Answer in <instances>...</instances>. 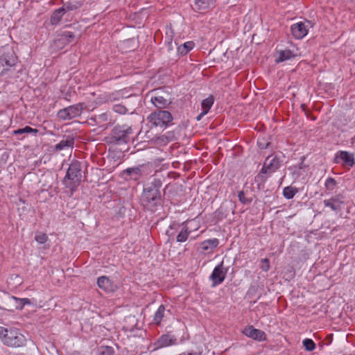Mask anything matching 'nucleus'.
<instances>
[{"label":"nucleus","mask_w":355,"mask_h":355,"mask_svg":"<svg viewBox=\"0 0 355 355\" xmlns=\"http://www.w3.org/2000/svg\"><path fill=\"white\" fill-rule=\"evenodd\" d=\"M227 272V269L223 267V261L217 265L209 277L212 282V286L220 284L225 280Z\"/></svg>","instance_id":"obj_11"},{"label":"nucleus","mask_w":355,"mask_h":355,"mask_svg":"<svg viewBox=\"0 0 355 355\" xmlns=\"http://www.w3.org/2000/svg\"><path fill=\"white\" fill-rule=\"evenodd\" d=\"M133 134L131 126L128 125H118L113 128L110 134L112 142L117 144H127L130 140V136Z\"/></svg>","instance_id":"obj_4"},{"label":"nucleus","mask_w":355,"mask_h":355,"mask_svg":"<svg viewBox=\"0 0 355 355\" xmlns=\"http://www.w3.org/2000/svg\"><path fill=\"white\" fill-rule=\"evenodd\" d=\"M10 302L15 304L16 309L21 310L26 304H31V302L28 298H18L15 296L9 297Z\"/></svg>","instance_id":"obj_21"},{"label":"nucleus","mask_w":355,"mask_h":355,"mask_svg":"<svg viewBox=\"0 0 355 355\" xmlns=\"http://www.w3.org/2000/svg\"><path fill=\"white\" fill-rule=\"evenodd\" d=\"M35 240L40 244H44L48 241V236L42 232H39L35 236Z\"/></svg>","instance_id":"obj_36"},{"label":"nucleus","mask_w":355,"mask_h":355,"mask_svg":"<svg viewBox=\"0 0 355 355\" xmlns=\"http://www.w3.org/2000/svg\"><path fill=\"white\" fill-rule=\"evenodd\" d=\"M302 343H303V346L309 352H311V351L314 350L315 348V344L312 339L305 338L303 340Z\"/></svg>","instance_id":"obj_32"},{"label":"nucleus","mask_w":355,"mask_h":355,"mask_svg":"<svg viewBox=\"0 0 355 355\" xmlns=\"http://www.w3.org/2000/svg\"><path fill=\"white\" fill-rule=\"evenodd\" d=\"M214 104V98L212 96L208 97L204 99L201 103V106L202 107V111H206V113H208L211 106Z\"/></svg>","instance_id":"obj_31"},{"label":"nucleus","mask_w":355,"mask_h":355,"mask_svg":"<svg viewBox=\"0 0 355 355\" xmlns=\"http://www.w3.org/2000/svg\"><path fill=\"white\" fill-rule=\"evenodd\" d=\"M340 161L343 165L352 167L355 164L354 155L348 151L340 150L335 155L334 162L338 164Z\"/></svg>","instance_id":"obj_12"},{"label":"nucleus","mask_w":355,"mask_h":355,"mask_svg":"<svg viewBox=\"0 0 355 355\" xmlns=\"http://www.w3.org/2000/svg\"><path fill=\"white\" fill-rule=\"evenodd\" d=\"M239 201L243 204H250L251 202V200L245 198V193L241 191L239 192L238 194Z\"/></svg>","instance_id":"obj_40"},{"label":"nucleus","mask_w":355,"mask_h":355,"mask_svg":"<svg viewBox=\"0 0 355 355\" xmlns=\"http://www.w3.org/2000/svg\"><path fill=\"white\" fill-rule=\"evenodd\" d=\"M83 109V107L81 103L75 104L60 110L58 112L57 116L60 119L63 121L71 120L80 116Z\"/></svg>","instance_id":"obj_8"},{"label":"nucleus","mask_w":355,"mask_h":355,"mask_svg":"<svg viewBox=\"0 0 355 355\" xmlns=\"http://www.w3.org/2000/svg\"><path fill=\"white\" fill-rule=\"evenodd\" d=\"M98 286L107 293L114 292L117 289V286L109 277L101 276L97 279Z\"/></svg>","instance_id":"obj_15"},{"label":"nucleus","mask_w":355,"mask_h":355,"mask_svg":"<svg viewBox=\"0 0 355 355\" xmlns=\"http://www.w3.org/2000/svg\"><path fill=\"white\" fill-rule=\"evenodd\" d=\"M242 333L248 338L258 341H263L266 338V334L263 331L255 329L252 325L245 327Z\"/></svg>","instance_id":"obj_13"},{"label":"nucleus","mask_w":355,"mask_h":355,"mask_svg":"<svg viewBox=\"0 0 355 355\" xmlns=\"http://www.w3.org/2000/svg\"><path fill=\"white\" fill-rule=\"evenodd\" d=\"M279 57L276 59V62H282L292 58L295 57V55L290 50H282L278 51Z\"/></svg>","instance_id":"obj_25"},{"label":"nucleus","mask_w":355,"mask_h":355,"mask_svg":"<svg viewBox=\"0 0 355 355\" xmlns=\"http://www.w3.org/2000/svg\"><path fill=\"white\" fill-rule=\"evenodd\" d=\"M17 62V58L14 53H8L0 56V77L9 71Z\"/></svg>","instance_id":"obj_10"},{"label":"nucleus","mask_w":355,"mask_h":355,"mask_svg":"<svg viewBox=\"0 0 355 355\" xmlns=\"http://www.w3.org/2000/svg\"><path fill=\"white\" fill-rule=\"evenodd\" d=\"M75 35L70 31H64L60 36L59 40L64 44H69L73 42Z\"/></svg>","instance_id":"obj_28"},{"label":"nucleus","mask_w":355,"mask_h":355,"mask_svg":"<svg viewBox=\"0 0 355 355\" xmlns=\"http://www.w3.org/2000/svg\"><path fill=\"white\" fill-rule=\"evenodd\" d=\"M207 113H206V111H202L197 116H196V120L197 121H200L202 119V118L205 115L207 114Z\"/></svg>","instance_id":"obj_41"},{"label":"nucleus","mask_w":355,"mask_h":355,"mask_svg":"<svg viewBox=\"0 0 355 355\" xmlns=\"http://www.w3.org/2000/svg\"><path fill=\"white\" fill-rule=\"evenodd\" d=\"M39 130L35 128H32L30 126H25L23 128H19L13 131V134L15 135H21L24 133H31L36 135L38 133Z\"/></svg>","instance_id":"obj_29"},{"label":"nucleus","mask_w":355,"mask_h":355,"mask_svg":"<svg viewBox=\"0 0 355 355\" xmlns=\"http://www.w3.org/2000/svg\"><path fill=\"white\" fill-rule=\"evenodd\" d=\"M195 46V44L192 41H189L183 44L180 45L177 47V52L178 54L181 55H186L191 50L193 49Z\"/></svg>","instance_id":"obj_24"},{"label":"nucleus","mask_w":355,"mask_h":355,"mask_svg":"<svg viewBox=\"0 0 355 355\" xmlns=\"http://www.w3.org/2000/svg\"><path fill=\"white\" fill-rule=\"evenodd\" d=\"M177 338L175 336L171 334L162 335L157 340V345L159 347H165L170 345H175Z\"/></svg>","instance_id":"obj_18"},{"label":"nucleus","mask_w":355,"mask_h":355,"mask_svg":"<svg viewBox=\"0 0 355 355\" xmlns=\"http://www.w3.org/2000/svg\"><path fill=\"white\" fill-rule=\"evenodd\" d=\"M63 10V9L60 8L53 11L50 18V23L51 25H58L61 21V19L64 15V12Z\"/></svg>","instance_id":"obj_23"},{"label":"nucleus","mask_w":355,"mask_h":355,"mask_svg":"<svg viewBox=\"0 0 355 355\" xmlns=\"http://www.w3.org/2000/svg\"><path fill=\"white\" fill-rule=\"evenodd\" d=\"M179 355H198L196 352L182 353Z\"/></svg>","instance_id":"obj_42"},{"label":"nucleus","mask_w":355,"mask_h":355,"mask_svg":"<svg viewBox=\"0 0 355 355\" xmlns=\"http://www.w3.org/2000/svg\"><path fill=\"white\" fill-rule=\"evenodd\" d=\"M297 193V189L293 187H286L283 190V196L286 199H292L295 195Z\"/></svg>","instance_id":"obj_30"},{"label":"nucleus","mask_w":355,"mask_h":355,"mask_svg":"<svg viewBox=\"0 0 355 355\" xmlns=\"http://www.w3.org/2000/svg\"><path fill=\"white\" fill-rule=\"evenodd\" d=\"M214 0H194L193 9L200 13L206 12L214 6Z\"/></svg>","instance_id":"obj_17"},{"label":"nucleus","mask_w":355,"mask_h":355,"mask_svg":"<svg viewBox=\"0 0 355 355\" xmlns=\"http://www.w3.org/2000/svg\"><path fill=\"white\" fill-rule=\"evenodd\" d=\"M161 187L162 181L159 179L153 178L144 187L141 203L146 209L155 211L161 205Z\"/></svg>","instance_id":"obj_1"},{"label":"nucleus","mask_w":355,"mask_h":355,"mask_svg":"<svg viewBox=\"0 0 355 355\" xmlns=\"http://www.w3.org/2000/svg\"><path fill=\"white\" fill-rule=\"evenodd\" d=\"M171 43H172L171 42H168V49H170V45H171Z\"/></svg>","instance_id":"obj_43"},{"label":"nucleus","mask_w":355,"mask_h":355,"mask_svg":"<svg viewBox=\"0 0 355 355\" xmlns=\"http://www.w3.org/2000/svg\"><path fill=\"white\" fill-rule=\"evenodd\" d=\"M83 6V2L78 0H71L64 3L61 7L64 13L69 11H72L80 8Z\"/></svg>","instance_id":"obj_22"},{"label":"nucleus","mask_w":355,"mask_h":355,"mask_svg":"<svg viewBox=\"0 0 355 355\" xmlns=\"http://www.w3.org/2000/svg\"><path fill=\"white\" fill-rule=\"evenodd\" d=\"M82 167L78 161H73L69 165L63 182L66 188L69 189L73 194L81 182Z\"/></svg>","instance_id":"obj_2"},{"label":"nucleus","mask_w":355,"mask_h":355,"mask_svg":"<svg viewBox=\"0 0 355 355\" xmlns=\"http://www.w3.org/2000/svg\"><path fill=\"white\" fill-rule=\"evenodd\" d=\"M174 137L173 133L171 132H168L166 135H161L158 137V141H159L161 143L166 144L171 141L173 140Z\"/></svg>","instance_id":"obj_33"},{"label":"nucleus","mask_w":355,"mask_h":355,"mask_svg":"<svg viewBox=\"0 0 355 355\" xmlns=\"http://www.w3.org/2000/svg\"><path fill=\"white\" fill-rule=\"evenodd\" d=\"M98 122H107V124L112 123V120L110 119V114L107 113H103L97 116Z\"/></svg>","instance_id":"obj_37"},{"label":"nucleus","mask_w":355,"mask_h":355,"mask_svg":"<svg viewBox=\"0 0 355 355\" xmlns=\"http://www.w3.org/2000/svg\"><path fill=\"white\" fill-rule=\"evenodd\" d=\"M219 244L218 239H207L200 243V245L203 252H212Z\"/></svg>","instance_id":"obj_19"},{"label":"nucleus","mask_w":355,"mask_h":355,"mask_svg":"<svg viewBox=\"0 0 355 355\" xmlns=\"http://www.w3.org/2000/svg\"><path fill=\"white\" fill-rule=\"evenodd\" d=\"M260 268L263 271H268L270 269V261L268 259L265 258L261 260Z\"/></svg>","instance_id":"obj_39"},{"label":"nucleus","mask_w":355,"mask_h":355,"mask_svg":"<svg viewBox=\"0 0 355 355\" xmlns=\"http://www.w3.org/2000/svg\"><path fill=\"white\" fill-rule=\"evenodd\" d=\"M148 167L145 164L130 167L123 171L122 174L126 180L139 181L144 176L148 175Z\"/></svg>","instance_id":"obj_7"},{"label":"nucleus","mask_w":355,"mask_h":355,"mask_svg":"<svg viewBox=\"0 0 355 355\" xmlns=\"http://www.w3.org/2000/svg\"><path fill=\"white\" fill-rule=\"evenodd\" d=\"M293 36L296 39H302L308 33V26L305 22L300 21L291 26Z\"/></svg>","instance_id":"obj_14"},{"label":"nucleus","mask_w":355,"mask_h":355,"mask_svg":"<svg viewBox=\"0 0 355 355\" xmlns=\"http://www.w3.org/2000/svg\"><path fill=\"white\" fill-rule=\"evenodd\" d=\"M165 312V306L164 305H160L157 311L155 312L153 317V322L156 324H159L164 316Z\"/></svg>","instance_id":"obj_27"},{"label":"nucleus","mask_w":355,"mask_h":355,"mask_svg":"<svg viewBox=\"0 0 355 355\" xmlns=\"http://www.w3.org/2000/svg\"><path fill=\"white\" fill-rule=\"evenodd\" d=\"M148 122L157 127H166L173 120L171 114L168 111L158 110L151 113L147 118Z\"/></svg>","instance_id":"obj_5"},{"label":"nucleus","mask_w":355,"mask_h":355,"mask_svg":"<svg viewBox=\"0 0 355 355\" xmlns=\"http://www.w3.org/2000/svg\"><path fill=\"white\" fill-rule=\"evenodd\" d=\"M0 339L8 347H20L26 345L25 336L17 329L0 327Z\"/></svg>","instance_id":"obj_3"},{"label":"nucleus","mask_w":355,"mask_h":355,"mask_svg":"<svg viewBox=\"0 0 355 355\" xmlns=\"http://www.w3.org/2000/svg\"><path fill=\"white\" fill-rule=\"evenodd\" d=\"M280 166V162L277 156H268L263 163L261 171L258 174L257 178L260 179L261 181L265 182L266 177H263V174L270 175L272 173L276 171Z\"/></svg>","instance_id":"obj_6"},{"label":"nucleus","mask_w":355,"mask_h":355,"mask_svg":"<svg viewBox=\"0 0 355 355\" xmlns=\"http://www.w3.org/2000/svg\"><path fill=\"white\" fill-rule=\"evenodd\" d=\"M337 184L336 181L333 178H328L324 183V186L327 190L333 191Z\"/></svg>","instance_id":"obj_34"},{"label":"nucleus","mask_w":355,"mask_h":355,"mask_svg":"<svg viewBox=\"0 0 355 355\" xmlns=\"http://www.w3.org/2000/svg\"><path fill=\"white\" fill-rule=\"evenodd\" d=\"M114 349L109 346H102L100 347V355H112Z\"/></svg>","instance_id":"obj_38"},{"label":"nucleus","mask_w":355,"mask_h":355,"mask_svg":"<svg viewBox=\"0 0 355 355\" xmlns=\"http://www.w3.org/2000/svg\"><path fill=\"white\" fill-rule=\"evenodd\" d=\"M169 228L179 230V233L176 236V241L178 243L185 242L188 239L189 234L193 232V230L189 226L188 221H184L182 223L173 222L170 225Z\"/></svg>","instance_id":"obj_9"},{"label":"nucleus","mask_w":355,"mask_h":355,"mask_svg":"<svg viewBox=\"0 0 355 355\" xmlns=\"http://www.w3.org/2000/svg\"><path fill=\"white\" fill-rule=\"evenodd\" d=\"M151 102L157 108L162 109L168 105V101L161 96H156L151 98Z\"/></svg>","instance_id":"obj_26"},{"label":"nucleus","mask_w":355,"mask_h":355,"mask_svg":"<svg viewBox=\"0 0 355 355\" xmlns=\"http://www.w3.org/2000/svg\"><path fill=\"white\" fill-rule=\"evenodd\" d=\"M323 203L325 207L331 208L332 211H338L343 209L344 202L343 200V196L338 195L329 199L324 200Z\"/></svg>","instance_id":"obj_16"},{"label":"nucleus","mask_w":355,"mask_h":355,"mask_svg":"<svg viewBox=\"0 0 355 355\" xmlns=\"http://www.w3.org/2000/svg\"><path fill=\"white\" fill-rule=\"evenodd\" d=\"M74 144V138L72 136L68 135L58 143L55 148L57 150H62L66 148H72Z\"/></svg>","instance_id":"obj_20"},{"label":"nucleus","mask_w":355,"mask_h":355,"mask_svg":"<svg viewBox=\"0 0 355 355\" xmlns=\"http://www.w3.org/2000/svg\"><path fill=\"white\" fill-rule=\"evenodd\" d=\"M112 110L114 112L124 114H126L128 111V110L125 107V105L121 104H115L113 105Z\"/></svg>","instance_id":"obj_35"}]
</instances>
